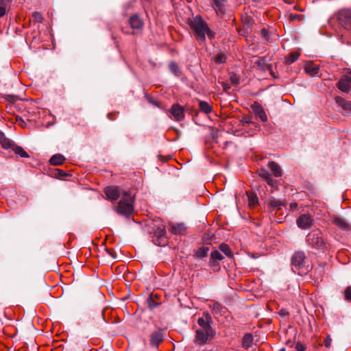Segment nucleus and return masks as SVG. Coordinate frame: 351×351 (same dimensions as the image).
I'll return each mask as SVG.
<instances>
[{
	"mask_svg": "<svg viewBox=\"0 0 351 351\" xmlns=\"http://www.w3.org/2000/svg\"><path fill=\"white\" fill-rule=\"evenodd\" d=\"M153 231L155 236L159 239H163L165 236V226L161 222L154 226Z\"/></svg>",
	"mask_w": 351,
	"mask_h": 351,
	"instance_id": "a211bd4d",
	"label": "nucleus"
},
{
	"mask_svg": "<svg viewBox=\"0 0 351 351\" xmlns=\"http://www.w3.org/2000/svg\"><path fill=\"white\" fill-rule=\"evenodd\" d=\"M331 342H332V339L329 336H328L324 341V346L326 348H329L331 345Z\"/></svg>",
	"mask_w": 351,
	"mask_h": 351,
	"instance_id": "4c0bfd02",
	"label": "nucleus"
},
{
	"mask_svg": "<svg viewBox=\"0 0 351 351\" xmlns=\"http://www.w3.org/2000/svg\"><path fill=\"white\" fill-rule=\"evenodd\" d=\"M56 171H58V177L60 178H62L63 177L64 175H66V173L64 171H63L62 170H60V169H56Z\"/></svg>",
	"mask_w": 351,
	"mask_h": 351,
	"instance_id": "ea45409f",
	"label": "nucleus"
},
{
	"mask_svg": "<svg viewBox=\"0 0 351 351\" xmlns=\"http://www.w3.org/2000/svg\"><path fill=\"white\" fill-rule=\"evenodd\" d=\"M208 247H201L199 248L197 252H196V256L198 257V258H204L207 256L208 254Z\"/></svg>",
	"mask_w": 351,
	"mask_h": 351,
	"instance_id": "7c9ffc66",
	"label": "nucleus"
},
{
	"mask_svg": "<svg viewBox=\"0 0 351 351\" xmlns=\"http://www.w3.org/2000/svg\"><path fill=\"white\" fill-rule=\"evenodd\" d=\"M215 335V330L213 328H199L196 330L195 342L199 345L205 344L207 341Z\"/></svg>",
	"mask_w": 351,
	"mask_h": 351,
	"instance_id": "20e7f679",
	"label": "nucleus"
},
{
	"mask_svg": "<svg viewBox=\"0 0 351 351\" xmlns=\"http://www.w3.org/2000/svg\"><path fill=\"white\" fill-rule=\"evenodd\" d=\"M20 121H21L22 123H24V121H23L22 119H20Z\"/></svg>",
	"mask_w": 351,
	"mask_h": 351,
	"instance_id": "8fccbe9b",
	"label": "nucleus"
},
{
	"mask_svg": "<svg viewBox=\"0 0 351 351\" xmlns=\"http://www.w3.org/2000/svg\"><path fill=\"white\" fill-rule=\"evenodd\" d=\"M214 60L217 64H221L226 62V56L223 53H219L214 58Z\"/></svg>",
	"mask_w": 351,
	"mask_h": 351,
	"instance_id": "2f4dec72",
	"label": "nucleus"
},
{
	"mask_svg": "<svg viewBox=\"0 0 351 351\" xmlns=\"http://www.w3.org/2000/svg\"><path fill=\"white\" fill-rule=\"evenodd\" d=\"M268 167L273 172L276 177H280L282 176V170L280 167L275 162L271 161L268 163Z\"/></svg>",
	"mask_w": 351,
	"mask_h": 351,
	"instance_id": "4be33fe9",
	"label": "nucleus"
},
{
	"mask_svg": "<svg viewBox=\"0 0 351 351\" xmlns=\"http://www.w3.org/2000/svg\"><path fill=\"white\" fill-rule=\"evenodd\" d=\"M297 206H298V204H297V203H295V202H294V203H291V204H290V207H291V208H292V209L296 208H297Z\"/></svg>",
	"mask_w": 351,
	"mask_h": 351,
	"instance_id": "de8ad7c7",
	"label": "nucleus"
},
{
	"mask_svg": "<svg viewBox=\"0 0 351 351\" xmlns=\"http://www.w3.org/2000/svg\"><path fill=\"white\" fill-rule=\"evenodd\" d=\"M300 17H301V16L295 15V14H290V16H289V18H290L291 20H294V19H295L297 18H300Z\"/></svg>",
	"mask_w": 351,
	"mask_h": 351,
	"instance_id": "37998d69",
	"label": "nucleus"
},
{
	"mask_svg": "<svg viewBox=\"0 0 351 351\" xmlns=\"http://www.w3.org/2000/svg\"><path fill=\"white\" fill-rule=\"evenodd\" d=\"M305 259V254L302 252H297L293 255L291 264L295 273L296 269H299L304 266Z\"/></svg>",
	"mask_w": 351,
	"mask_h": 351,
	"instance_id": "423d86ee",
	"label": "nucleus"
},
{
	"mask_svg": "<svg viewBox=\"0 0 351 351\" xmlns=\"http://www.w3.org/2000/svg\"><path fill=\"white\" fill-rule=\"evenodd\" d=\"M219 308H220V305L217 303L215 304H214V310L216 311H218L219 310Z\"/></svg>",
	"mask_w": 351,
	"mask_h": 351,
	"instance_id": "a18cd8bd",
	"label": "nucleus"
},
{
	"mask_svg": "<svg viewBox=\"0 0 351 351\" xmlns=\"http://www.w3.org/2000/svg\"><path fill=\"white\" fill-rule=\"evenodd\" d=\"M308 243L316 249L324 248L325 243L322 237H319L317 234H309L307 236Z\"/></svg>",
	"mask_w": 351,
	"mask_h": 351,
	"instance_id": "0eeeda50",
	"label": "nucleus"
},
{
	"mask_svg": "<svg viewBox=\"0 0 351 351\" xmlns=\"http://www.w3.org/2000/svg\"><path fill=\"white\" fill-rule=\"evenodd\" d=\"M230 80L231 83L233 84H237L239 83V78L236 75H231Z\"/></svg>",
	"mask_w": 351,
	"mask_h": 351,
	"instance_id": "e433bc0d",
	"label": "nucleus"
},
{
	"mask_svg": "<svg viewBox=\"0 0 351 351\" xmlns=\"http://www.w3.org/2000/svg\"><path fill=\"white\" fill-rule=\"evenodd\" d=\"M299 58V55L297 53H290L288 57L287 58V64H292L294 62H295Z\"/></svg>",
	"mask_w": 351,
	"mask_h": 351,
	"instance_id": "473e14b6",
	"label": "nucleus"
},
{
	"mask_svg": "<svg viewBox=\"0 0 351 351\" xmlns=\"http://www.w3.org/2000/svg\"><path fill=\"white\" fill-rule=\"evenodd\" d=\"M65 160V158L62 154H55L49 160L51 165H62Z\"/></svg>",
	"mask_w": 351,
	"mask_h": 351,
	"instance_id": "5701e85b",
	"label": "nucleus"
},
{
	"mask_svg": "<svg viewBox=\"0 0 351 351\" xmlns=\"http://www.w3.org/2000/svg\"><path fill=\"white\" fill-rule=\"evenodd\" d=\"M305 71L311 75H315L318 74L319 66L313 63H308L305 66Z\"/></svg>",
	"mask_w": 351,
	"mask_h": 351,
	"instance_id": "412c9836",
	"label": "nucleus"
},
{
	"mask_svg": "<svg viewBox=\"0 0 351 351\" xmlns=\"http://www.w3.org/2000/svg\"><path fill=\"white\" fill-rule=\"evenodd\" d=\"M288 314H289V313H288L286 310H285V309H282V310H280V315L281 316H282V317H283V316H286V315H287Z\"/></svg>",
	"mask_w": 351,
	"mask_h": 351,
	"instance_id": "79ce46f5",
	"label": "nucleus"
},
{
	"mask_svg": "<svg viewBox=\"0 0 351 351\" xmlns=\"http://www.w3.org/2000/svg\"><path fill=\"white\" fill-rule=\"evenodd\" d=\"M345 75L348 77V80L351 85V71H349L346 74H345Z\"/></svg>",
	"mask_w": 351,
	"mask_h": 351,
	"instance_id": "c03bdc74",
	"label": "nucleus"
},
{
	"mask_svg": "<svg viewBox=\"0 0 351 351\" xmlns=\"http://www.w3.org/2000/svg\"><path fill=\"white\" fill-rule=\"evenodd\" d=\"M296 350L297 351H304L305 348L302 344L298 343L296 345Z\"/></svg>",
	"mask_w": 351,
	"mask_h": 351,
	"instance_id": "58836bf2",
	"label": "nucleus"
},
{
	"mask_svg": "<svg viewBox=\"0 0 351 351\" xmlns=\"http://www.w3.org/2000/svg\"><path fill=\"white\" fill-rule=\"evenodd\" d=\"M219 250L227 256H232V252L230 247L226 244L222 243L219 245Z\"/></svg>",
	"mask_w": 351,
	"mask_h": 351,
	"instance_id": "cd10ccee",
	"label": "nucleus"
},
{
	"mask_svg": "<svg viewBox=\"0 0 351 351\" xmlns=\"http://www.w3.org/2000/svg\"><path fill=\"white\" fill-rule=\"evenodd\" d=\"M246 195L247 196L249 206L252 207L255 206L258 202L256 195L251 192H246Z\"/></svg>",
	"mask_w": 351,
	"mask_h": 351,
	"instance_id": "a878e982",
	"label": "nucleus"
},
{
	"mask_svg": "<svg viewBox=\"0 0 351 351\" xmlns=\"http://www.w3.org/2000/svg\"><path fill=\"white\" fill-rule=\"evenodd\" d=\"M16 154L20 156L22 158H29L28 154L23 149V147L15 145V147H13L12 150Z\"/></svg>",
	"mask_w": 351,
	"mask_h": 351,
	"instance_id": "bb28decb",
	"label": "nucleus"
},
{
	"mask_svg": "<svg viewBox=\"0 0 351 351\" xmlns=\"http://www.w3.org/2000/svg\"><path fill=\"white\" fill-rule=\"evenodd\" d=\"M164 335L162 330L153 332L150 336V344L152 346L158 348V345L163 341Z\"/></svg>",
	"mask_w": 351,
	"mask_h": 351,
	"instance_id": "1a4fd4ad",
	"label": "nucleus"
},
{
	"mask_svg": "<svg viewBox=\"0 0 351 351\" xmlns=\"http://www.w3.org/2000/svg\"><path fill=\"white\" fill-rule=\"evenodd\" d=\"M348 77L343 75L339 80L337 86L342 92L348 93L351 90L350 82L348 81Z\"/></svg>",
	"mask_w": 351,
	"mask_h": 351,
	"instance_id": "f8f14e48",
	"label": "nucleus"
},
{
	"mask_svg": "<svg viewBox=\"0 0 351 351\" xmlns=\"http://www.w3.org/2000/svg\"><path fill=\"white\" fill-rule=\"evenodd\" d=\"M335 101L340 107H341L343 112L345 114H351V101H348L339 96L335 97Z\"/></svg>",
	"mask_w": 351,
	"mask_h": 351,
	"instance_id": "9b49d317",
	"label": "nucleus"
},
{
	"mask_svg": "<svg viewBox=\"0 0 351 351\" xmlns=\"http://www.w3.org/2000/svg\"><path fill=\"white\" fill-rule=\"evenodd\" d=\"M169 69L172 73L175 75H178L179 73V68L176 63L171 62L169 64Z\"/></svg>",
	"mask_w": 351,
	"mask_h": 351,
	"instance_id": "f704fd0d",
	"label": "nucleus"
},
{
	"mask_svg": "<svg viewBox=\"0 0 351 351\" xmlns=\"http://www.w3.org/2000/svg\"><path fill=\"white\" fill-rule=\"evenodd\" d=\"M254 342V338L252 334L246 333L242 339V347L248 349L252 347Z\"/></svg>",
	"mask_w": 351,
	"mask_h": 351,
	"instance_id": "aec40b11",
	"label": "nucleus"
},
{
	"mask_svg": "<svg viewBox=\"0 0 351 351\" xmlns=\"http://www.w3.org/2000/svg\"><path fill=\"white\" fill-rule=\"evenodd\" d=\"M32 20L34 23H41L43 22V15L41 14V13H40V12H34L32 14Z\"/></svg>",
	"mask_w": 351,
	"mask_h": 351,
	"instance_id": "c85d7f7f",
	"label": "nucleus"
},
{
	"mask_svg": "<svg viewBox=\"0 0 351 351\" xmlns=\"http://www.w3.org/2000/svg\"><path fill=\"white\" fill-rule=\"evenodd\" d=\"M269 205L271 208L280 209L283 206V204L282 202H280L279 200L273 199L269 201Z\"/></svg>",
	"mask_w": 351,
	"mask_h": 351,
	"instance_id": "c756f323",
	"label": "nucleus"
},
{
	"mask_svg": "<svg viewBox=\"0 0 351 351\" xmlns=\"http://www.w3.org/2000/svg\"><path fill=\"white\" fill-rule=\"evenodd\" d=\"M204 317H199L197 319V324L203 329L213 328L210 326L212 324V317L208 313L204 314Z\"/></svg>",
	"mask_w": 351,
	"mask_h": 351,
	"instance_id": "4468645a",
	"label": "nucleus"
},
{
	"mask_svg": "<svg viewBox=\"0 0 351 351\" xmlns=\"http://www.w3.org/2000/svg\"><path fill=\"white\" fill-rule=\"evenodd\" d=\"M279 351H285V349H281Z\"/></svg>",
	"mask_w": 351,
	"mask_h": 351,
	"instance_id": "3c124183",
	"label": "nucleus"
},
{
	"mask_svg": "<svg viewBox=\"0 0 351 351\" xmlns=\"http://www.w3.org/2000/svg\"><path fill=\"white\" fill-rule=\"evenodd\" d=\"M252 109L256 117H258L262 121L265 122L267 120V114L261 104L255 102L252 106Z\"/></svg>",
	"mask_w": 351,
	"mask_h": 351,
	"instance_id": "9d476101",
	"label": "nucleus"
},
{
	"mask_svg": "<svg viewBox=\"0 0 351 351\" xmlns=\"http://www.w3.org/2000/svg\"><path fill=\"white\" fill-rule=\"evenodd\" d=\"M110 255L114 258H116L117 256L114 255V254H110Z\"/></svg>",
	"mask_w": 351,
	"mask_h": 351,
	"instance_id": "09e8293b",
	"label": "nucleus"
},
{
	"mask_svg": "<svg viewBox=\"0 0 351 351\" xmlns=\"http://www.w3.org/2000/svg\"><path fill=\"white\" fill-rule=\"evenodd\" d=\"M259 176L263 178L269 186L272 187L276 186V182L272 179L271 174L266 169H260Z\"/></svg>",
	"mask_w": 351,
	"mask_h": 351,
	"instance_id": "dca6fc26",
	"label": "nucleus"
},
{
	"mask_svg": "<svg viewBox=\"0 0 351 351\" xmlns=\"http://www.w3.org/2000/svg\"><path fill=\"white\" fill-rule=\"evenodd\" d=\"M345 299L351 301V287H348L344 293Z\"/></svg>",
	"mask_w": 351,
	"mask_h": 351,
	"instance_id": "c9c22d12",
	"label": "nucleus"
},
{
	"mask_svg": "<svg viewBox=\"0 0 351 351\" xmlns=\"http://www.w3.org/2000/svg\"><path fill=\"white\" fill-rule=\"evenodd\" d=\"M186 226L183 223H169V230L174 234H182L186 230Z\"/></svg>",
	"mask_w": 351,
	"mask_h": 351,
	"instance_id": "2eb2a0df",
	"label": "nucleus"
},
{
	"mask_svg": "<svg viewBox=\"0 0 351 351\" xmlns=\"http://www.w3.org/2000/svg\"><path fill=\"white\" fill-rule=\"evenodd\" d=\"M338 24L348 32H351V8H343L336 13Z\"/></svg>",
	"mask_w": 351,
	"mask_h": 351,
	"instance_id": "7ed1b4c3",
	"label": "nucleus"
},
{
	"mask_svg": "<svg viewBox=\"0 0 351 351\" xmlns=\"http://www.w3.org/2000/svg\"><path fill=\"white\" fill-rule=\"evenodd\" d=\"M130 25L133 29H141L143 27V21L137 15H133L129 21Z\"/></svg>",
	"mask_w": 351,
	"mask_h": 351,
	"instance_id": "6ab92c4d",
	"label": "nucleus"
},
{
	"mask_svg": "<svg viewBox=\"0 0 351 351\" xmlns=\"http://www.w3.org/2000/svg\"><path fill=\"white\" fill-rule=\"evenodd\" d=\"M223 258V255L218 250H215L210 255V264L215 265L217 261H221Z\"/></svg>",
	"mask_w": 351,
	"mask_h": 351,
	"instance_id": "b1692460",
	"label": "nucleus"
},
{
	"mask_svg": "<svg viewBox=\"0 0 351 351\" xmlns=\"http://www.w3.org/2000/svg\"><path fill=\"white\" fill-rule=\"evenodd\" d=\"M6 13V3L5 0H0V18Z\"/></svg>",
	"mask_w": 351,
	"mask_h": 351,
	"instance_id": "72a5a7b5",
	"label": "nucleus"
},
{
	"mask_svg": "<svg viewBox=\"0 0 351 351\" xmlns=\"http://www.w3.org/2000/svg\"><path fill=\"white\" fill-rule=\"evenodd\" d=\"M267 34H268V32H267V30H265V29H263V30L261 31V34H262V35H263V36H264V37H267Z\"/></svg>",
	"mask_w": 351,
	"mask_h": 351,
	"instance_id": "49530a36",
	"label": "nucleus"
},
{
	"mask_svg": "<svg viewBox=\"0 0 351 351\" xmlns=\"http://www.w3.org/2000/svg\"><path fill=\"white\" fill-rule=\"evenodd\" d=\"M190 26L194 32L196 39L199 41H204L206 34L210 40L215 38V32L208 28L207 23L200 16H196L191 21Z\"/></svg>",
	"mask_w": 351,
	"mask_h": 351,
	"instance_id": "f03ea898",
	"label": "nucleus"
},
{
	"mask_svg": "<svg viewBox=\"0 0 351 351\" xmlns=\"http://www.w3.org/2000/svg\"><path fill=\"white\" fill-rule=\"evenodd\" d=\"M297 225L302 229L309 228L313 224V219L309 215H301L297 219Z\"/></svg>",
	"mask_w": 351,
	"mask_h": 351,
	"instance_id": "6e6552de",
	"label": "nucleus"
},
{
	"mask_svg": "<svg viewBox=\"0 0 351 351\" xmlns=\"http://www.w3.org/2000/svg\"><path fill=\"white\" fill-rule=\"evenodd\" d=\"M216 14L223 17L227 11L228 0H208Z\"/></svg>",
	"mask_w": 351,
	"mask_h": 351,
	"instance_id": "39448f33",
	"label": "nucleus"
},
{
	"mask_svg": "<svg viewBox=\"0 0 351 351\" xmlns=\"http://www.w3.org/2000/svg\"><path fill=\"white\" fill-rule=\"evenodd\" d=\"M198 104L199 110L202 112L206 114H208L212 111V107L208 102L204 101H199Z\"/></svg>",
	"mask_w": 351,
	"mask_h": 351,
	"instance_id": "393cba45",
	"label": "nucleus"
},
{
	"mask_svg": "<svg viewBox=\"0 0 351 351\" xmlns=\"http://www.w3.org/2000/svg\"><path fill=\"white\" fill-rule=\"evenodd\" d=\"M0 143L1 146L6 149H10L13 150V147L16 145L10 139L6 138L3 133H0Z\"/></svg>",
	"mask_w": 351,
	"mask_h": 351,
	"instance_id": "f3484780",
	"label": "nucleus"
},
{
	"mask_svg": "<svg viewBox=\"0 0 351 351\" xmlns=\"http://www.w3.org/2000/svg\"><path fill=\"white\" fill-rule=\"evenodd\" d=\"M222 86H223V90H225V91H228L230 88V85L228 84L223 83Z\"/></svg>",
	"mask_w": 351,
	"mask_h": 351,
	"instance_id": "a19ab883",
	"label": "nucleus"
},
{
	"mask_svg": "<svg viewBox=\"0 0 351 351\" xmlns=\"http://www.w3.org/2000/svg\"><path fill=\"white\" fill-rule=\"evenodd\" d=\"M104 193L111 201H115L121 197L116 207V211L119 215L129 217L133 213L134 198L130 191L123 190L119 186H111L105 188Z\"/></svg>",
	"mask_w": 351,
	"mask_h": 351,
	"instance_id": "f257e3e1",
	"label": "nucleus"
},
{
	"mask_svg": "<svg viewBox=\"0 0 351 351\" xmlns=\"http://www.w3.org/2000/svg\"><path fill=\"white\" fill-rule=\"evenodd\" d=\"M171 114L176 121H181L184 119V108L179 104H174L171 108Z\"/></svg>",
	"mask_w": 351,
	"mask_h": 351,
	"instance_id": "ddd939ff",
	"label": "nucleus"
}]
</instances>
